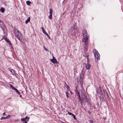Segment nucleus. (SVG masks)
Masks as SVG:
<instances>
[{
	"label": "nucleus",
	"mask_w": 123,
	"mask_h": 123,
	"mask_svg": "<svg viewBox=\"0 0 123 123\" xmlns=\"http://www.w3.org/2000/svg\"><path fill=\"white\" fill-rule=\"evenodd\" d=\"M43 48L46 51H48V49L44 47H43Z\"/></svg>",
	"instance_id": "nucleus-33"
},
{
	"label": "nucleus",
	"mask_w": 123,
	"mask_h": 123,
	"mask_svg": "<svg viewBox=\"0 0 123 123\" xmlns=\"http://www.w3.org/2000/svg\"><path fill=\"white\" fill-rule=\"evenodd\" d=\"M53 10L51 9H50V12L49 13L50 14H52L53 12Z\"/></svg>",
	"instance_id": "nucleus-21"
},
{
	"label": "nucleus",
	"mask_w": 123,
	"mask_h": 123,
	"mask_svg": "<svg viewBox=\"0 0 123 123\" xmlns=\"http://www.w3.org/2000/svg\"><path fill=\"white\" fill-rule=\"evenodd\" d=\"M14 33L16 37L20 41L22 39V36L21 33L18 30L15 29L14 30Z\"/></svg>",
	"instance_id": "nucleus-2"
},
{
	"label": "nucleus",
	"mask_w": 123,
	"mask_h": 123,
	"mask_svg": "<svg viewBox=\"0 0 123 123\" xmlns=\"http://www.w3.org/2000/svg\"><path fill=\"white\" fill-rule=\"evenodd\" d=\"M2 115L3 116L6 115V114L5 112H4V113H3Z\"/></svg>",
	"instance_id": "nucleus-34"
},
{
	"label": "nucleus",
	"mask_w": 123,
	"mask_h": 123,
	"mask_svg": "<svg viewBox=\"0 0 123 123\" xmlns=\"http://www.w3.org/2000/svg\"><path fill=\"white\" fill-rule=\"evenodd\" d=\"M90 123H93V121L92 120H90Z\"/></svg>",
	"instance_id": "nucleus-32"
},
{
	"label": "nucleus",
	"mask_w": 123,
	"mask_h": 123,
	"mask_svg": "<svg viewBox=\"0 0 123 123\" xmlns=\"http://www.w3.org/2000/svg\"><path fill=\"white\" fill-rule=\"evenodd\" d=\"M93 52L94 54L95 59H97L96 60H99L100 58V55L98 51L95 49L93 50Z\"/></svg>",
	"instance_id": "nucleus-6"
},
{
	"label": "nucleus",
	"mask_w": 123,
	"mask_h": 123,
	"mask_svg": "<svg viewBox=\"0 0 123 123\" xmlns=\"http://www.w3.org/2000/svg\"><path fill=\"white\" fill-rule=\"evenodd\" d=\"M30 18L29 17L27 19L25 20V23L26 24H27L30 20Z\"/></svg>",
	"instance_id": "nucleus-16"
},
{
	"label": "nucleus",
	"mask_w": 123,
	"mask_h": 123,
	"mask_svg": "<svg viewBox=\"0 0 123 123\" xmlns=\"http://www.w3.org/2000/svg\"><path fill=\"white\" fill-rule=\"evenodd\" d=\"M21 120L22 121H25V118H23L22 119H21Z\"/></svg>",
	"instance_id": "nucleus-30"
},
{
	"label": "nucleus",
	"mask_w": 123,
	"mask_h": 123,
	"mask_svg": "<svg viewBox=\"0 0 123 123\" xmlns=\"http://www.w3.org/2000/svg\"><path fill=\"white\" fill-rule=\"evenodd\" d=\"M65 84L67 86V84H66V83H65Z\"/></svg>",
	"instance_id": "nucleus-42"
},
{
	"label": "nucleus",
	"mask_w": 123,
	"mask_h": 123,
	"mask_svg": "<svg viewBox=\"0 0 123 123\" xmlns=\"http://www.w3.org/2000/svg\"><path fill=\"white\" fill-rule=\"evenodd\" d=\"M83 71H82L81 73H80V76H79V79L77 80V82H80V84L81 85V87H82L83 86Z\"/></svg>",
	"instance_id": "nucleus-5"
},
{
	"label": "nucleus",
	"mask_w": 123,
	"mask_h": 123,
	"mask_svg": "<svg viewBox=\"0 0 123 123\" xmlns=\"http://www.w3.org/2000/svg\"><path fill=\"white\" fill-rule=\"evenodd\" d=\"M10 71L12 73V74L14 75H15L16 74V73L15 72V71L14 70L12 69L10 70Z\"/></svg>",
	"instance_id": "nucleus-15"
},
{
	"label": "nucleus",
	"mask_w": 123,
	"mask_h": 123,
	"mask_svg": "<svg viewBox=\"0 0 123 123\" xmlns=\"http://www.w3.org/2000/svg\"><path fill=\"white\" fill-rule=\"evenodd\" d=\"M65 12H64L63 13H62V16L64 15L65 13Z\"/></svg>",
	"instance_id": "nucleus-35"
},
{
	"label": "nucleus",
	"mask_w": 123,
	"mask_h": 123,
	"mask_svg": "<svg viewBox=\"0 0 123 123\" xmlns=\"http://www.w3.org/2000/svg\"><path fill=\"white\" fill-rule=\"evenodd\" d=\"M66 96H67V98H68L69 97V96H68V95L67 94V95H66Z\"/></svg>",
	"instance_id": "nucleus-40"
},
{
	"label": "nucleus",
	"mask_w": 123,
	"mask_h": 123,
	"mask_svg": "<svg viewBox=\"0 0 123 123\" xmlns=\"http://www.w3.org/2000/svg\"><path fill=\"white\" fill-rule=\"evenodd\" d=\"M27 4L28 5H30V4L31 3V2L29 1H27L26 2Z\"/></svg>",
	"instance_id": "nucleus-20"
},
{
	"label": "nucleus",
	"mask_w": 123,
	"mask_h": 123,
	"mask_svg": "<svg viewBox=\"0 0 123 123\" xmlns=\"http://www.w3.org/2000/svg\"><path fill=\"white\" fill-rule=\"evenodd\" d=\"M100 99L102 100H103L104 99V97L103 95H98Z\"/></svg>",
	"instance_id": "nucleus-13"
},
{
	"label": "nucleus",
	"mask_w": 123,
	"mask_h": 123,
	"mask_svg": "<svg viewBox=\"0 0 123 123\" xmlns=\"http://www.w3.org/2000/svg\"><path fill=\"white\" fill-rule=\"evenodd\" d=\"M5 40L7 42L9 43V44L10 45H12L11 42L7 38H5Z\"/></svg>",
	"instance_id": "nucleus-14"
},
{
	"label": "nucleus",
	"mask_w": 123,
	"mask_h": 123,
	"mask_svg": "<svg viewBox=\"0 0 123 123\" xmlns=\"http://www.w3.org/2000/svg\"><path fill=\"white\" fill-rule=\"evenodd\" d=\"M77 29H76L75 25H74L73 27H71L70 29L68 32V34L69 35H74L76 31H77Z\"/></svg>",
	"instance_id": "nucleus-4"
},
{
	"label": "nucleus",
	"mask_w": 123,
	"mask_h": 123,
	"mask_svg": "<svg viewBox=\"0 0 123 123\" xmlns=\"http://www.w3.org/2000/svg\"><path fill=\"white\" fill-rule=\"evenodd\" d=\"M20 95V97L21 98L22 97V95L20 94V95Z\"/></svg>",
	"instance_id": "nucleus-37"
},
{
	"label": "nucleus",
	"mask_w": 123,
	"mask_h": 123,
	"mask_svg": "<svg viewBox=\"0 0 123 123\" xmlns=\"http://www.w3.org/2000/svg\"><path fill=\"white\" fill-rule=\"evenodd\" d=\"M11 116L10 115H8V116H7L6 117V119H7L8 118H10V117Z\"/></svg>",
	"instance_id": "nucleus-28"
},
{
	"label": "nucleus",
	"mask_w": 123,
	"mask_h": 123,
	"mask_svg": "<svg viewBox=\"0 0 123 123\" xmlns=\"http://www.w3.org/2000/svg\"><path fill=\"white\" fill-rule=\"evenodd\" d=\"M17 89L16 88H14V89L13 90H14L15 91H16Z\"/></svg>",
	"instance_id": "nucleus-36"
},
{
	"label": "nucleus",
	"mask_w": 123,
	"mask_h": 123,
	"mask_svg": "<svg viewBox=\"0 0 123 123\" xmlns=\"http://www.w3.org/2000/svg\"><path fill=\"white\" fill-rule=\"evenodd\" d=\"M84 40L85 44H84V52H86V51L87 50V49L86 48V47H87L86 43H87V41H86V42H85V40Z\"/></svg>",
	"instance_id": "nucleus-9"
},
{
	"label": "nucleus",
	"mask_w": 123,
	"mask_h": 123,
	"mask_svg": "<svg viewBox=\"0 0 123 123\" xmlns=\"http://www.w3.org/2000/svg\"><path fill=\"white\" fill-rule=\"evenodd\" d=\"M67 88L68 90H69V89L70 88L69 86L68 85H67Z\"/></svg>",
	"instance_id": "nucleus-31"
},
{
	"label": "nucleus",
	"mask_w": 123,
	"mask_h": 123,
	"mask_svg": "<svg viewBox=\"0 0 123 123\" xmlns=\"http://www.w3.org/2000/svg\"><path fill=\"white\" fill-rule=\"evenodd\" d=\"M6 37V36H4V37H3V38H4L5 39V38H6L5 37Z\"/></svg>",
	"instance_id": "nucleus-41"
},
{
	"label": "nucleus",
	"mask_w": 123,
	"mask_h": 123,
	"mask_svg": "<svg viewBox=\"0 0 123 123\" xmlns=\"http://www.w3.org/2000/svg\"><path fill=\"white\" fill-rule=\"evenodd\" d=\"M7 119L6 118V117H1V118H0V120H5Z\"/></svg>",
	"instance_id": "nucleus-19"
},
{
	"label": "nucleus",
	"mask_w": 123,
	"mask_h": 123,
	"mask_svg": "<svg viewBox=\"0 0 123 123\" xmlns=\"http://www.w3.org/2000/svg\"><path fill=\"white\" fill-rule=\"evenodd\" d=\"M42 29L43 33L45 34L48 37H50L49 36L48 33L46 32L43 28L42 27Z\"/></svg>",
	"instance_id": "nucleus-12"
},
{
	"label": "nucleus",
	"mask_w": 123,
	"mask_h": 123,
	"mask_svg": "<svg viewBox=\"0 0 123 123\" xmlns=\"http://www.w3.org/2000/svg\"><path fill=\"white\" fill-rule=\"evenodd\" d=\"M72 92L71 91H70V93H72Z\"/></svg>",
	"instance_id": "nucleus-43"
},
{
	"label": "nucleus",
	"mask_w": 123,
	"mask_h": 123,
	"mask_svg": "<svg viewBox=\"0 0 123 123\" xmlns=\"http://www.w3.org/2000/svg\"><path fill=\"white\" fill-rule=\"evenodd\" d=\"M0 12H4L5 11V9L4 8L1 7L0 9Z\"/></svg>",
	"instance_id": "nucleus-17"
},
{
	"label": "nucleus",
	"mask_w": 123,
	"mask_h": 123,
	"mask_svg": "<svg viewBox=\"0 0 123 123\" xmlns=\"http://www.w3.org/2000/svg\"><path fill=\"white\" fill-rule=\"evenodd\" d=\"M23 123H27V121H25V122H24Z\"/></svg>",
	"instance_id": "nucleus-38"
},
{
	"label": "nucleus",
	"mask_w": 123,
	"mask_h": 123,
	"mask_svg": "<svg viewBox=\"0 0 123 123\" xmlns=\"http://www.w3.org/2000/svg\"><path fill=\"white\" fill-rule=\"evenodd\" d=\"M22 93H23V92H22Z\"/></svg>",
	"instance_id": "nucleus-45"
},
{
	"label": "nucleus",
	"mask_w": 123,
	"mask_h": 123,
	"mask_svg": "<svg viewBox=\"0 0 123 123\" xmlns=\"http://www.w3.org/2000/svg\"><path fill=\"white\" fill-rule=\"evenodd\" d=\"M75 92L76 93V95L78 96V98H80V95L79 91L78 88L77 86L75 87Z\"/></svg>",
	"instance_id": "nucleus-8"
},
{
	"label": "nucleus",
	"mask_w": 123,
	"mask_h": 123,
	"mask_svg": "<svg viewBox=\"0 0 123 123\" xmlns=\"http://www.w3.org/2000/svg\"><path fill=\"white\" fill-rule=\"evenodd\" d=\"M83 36V40H85V42H86L88 41V37L87 31L86 29L83 30L82 31Z\"/></svg>",
	"instance_id": "nucleus-3"
},
{
	"label": "nucleus",
	"mask_w": 123,
	"mask_h": 123,
	"mask_svg": "<svg viewBox=\"0 0 123 123\" xmlns=\"http://www.w3.org/2000/svg\"><path fill=\"white\" fill-rule=\"evenodd\" d=\"M66 93L67 95V94L68 95V92H66Z\"/></svg>",
	"instance_id": "nucleus-39"
},
{
	"label": "nucleus",
	"mask_w": 123,
	"mask_h": 123,
	"mask_svg": "<svg viewBox=\"0 0 123 123\" xmlns=\"http://www.w3.org/2000/svg\"><path fill=\"white\" fill-rule=\"evenodd\" d=\"M53 59L50 60L53 63H57V61L55 58L54 57H53Z\"/></svg>",
	"instance_id": "nucleus-10"
},
{
	"label": "nucleus",
	"mask_w": 123,
	"mask_h": 123,
	"mask_svg": "<svg viewBox=\"0 0 123 123\" xmlns=\"http://www.w3.org/2000/svg\"><path fill=\"white\" fill-rule=\"evenodd\" d=\"M104 92L105 94L107 96V97H109V96L107 92L105 90H105H104Z\"/></svg>",
	"instance_id": "nucleus-22"
},
{
	"label": "nucleus",
	"mask_w": 123,
	"mask_h": 123,
	"mask_svg": "<svg viewBox=\"0 0 123 123\" xmlns=\"http://www.w3.org/2000/svg\"><path fill=\"white\" fill-rule=\"evenodd\" d=\"M25 118V120L26 119H27V121H28V120L30 118H29V117H27V116Z\"/></svg>",
	"instance_id": "nucleus-26"
},
{
	"label": "nucleus",
	"mask_w": 123,
	"mask_h": 123,
	"mask_svg": "<svg viewBox=\"0 0 123 123\" xmlns=\"http://www.w3.org/2000/svg\"><path fill=\"white\" fill-rule=\"evenodd\" d=\"M16 92L18 95H20V93L17 90L16 91Z\"/></svg>",
	"instance_id": "nucleus-25"
},
{
	"label": "nucleus",
	"mask_w": 123,
	"mask_h": 123,
	"mask_svg": "<svg viewBox=\"0 0 123 123\" xmlns=\"http://www.w3.org/2000/svg\"><path fill=\"white\" fill-rule=\"evenodd\" d=\"M10 88L12 89V90H13L14 89V88H15L13 86H12V85H10Z\"/></svg>",
	"instance_id": "nucleus-23"
},
{
	"label": "nucleus",
	"mask_w": 123,
	"mask_h": 123,
	"mask_svg": "<svg viewBox=\"0 0 123 123\" xmlns=\"http://www.w3.org/2000/svg\"><path fill=\"white\" fill-rule=\"evenodd\" d=\"M68 113L70 115H72H72L73 114L72 113H71V112H69L68 111Z\"/></svg>",
	"instance_id": "nucleus-27"
},
{
	"label": "nucleus",
	"mask_w": 123,
	"mask_h": 123,
	"mask_svg": "<svg viewBox=\"0 0 123 123\" xmlns=\"http://www.w3.org/2000/svg\"><path fill=\"white\" fill-rule=\"evenodd\" d=\"M98 95H103L101 89L100 88L98 89Z\"/></svg>",
	"instance_id": "nucleus-11"
},
{
	"label": "nucleus",
	"mask_w": 123,
	"mask_h": 123,
	"mask_svg": "<svg viewBox=\"0 0 123 123\" xmlns=\"http://www.w3.org/2000/svg\"><path fill=\"white\" fill-rule=\"evenodd\" d=\"M72 116L74 118V119H75V120L76 119V118L75 115L74 114H73L72 115Z\"/></svg>",
	"instance_id": "nucleus-29"
},
{
	"label": "nucleus",
	"mask_w": 123,
	"mask_h": 123,
	"mask_svg": "<svg viewBox=\"0 0 123 123\" xmlns=\"http://www.w3.org/2000/svg\"><path fill=\"white\" fill-rule=\"evenodd\" d=\"M79 101L82 104L85 102H88V99L85 94L83 93L81 95V98L80 96V98H79Z\"/></svg>",
	"instance_id": "nucleus-1"
},
{
	"label": "nucleus",
	"mask_w": 123,
	"mask_h": 123,
	"mask_svg": "<svg viewBox=\"0 0 123 123\" xmlns=\"http://www.w3.org/2000/svg\"><path fill=\"white\" fill-rule=\"evenodd\" d=\"M104 118V119H106V118Z\"/></svg>",
	"instance_id": "nucleus-44"
},
{
	"label": "nucleus",
	"mask_w": 123,
	"mask_h": 123,
	"mask_svg": "<svg viewBox=\"0 0 123 123\" xmlns=\"http://www.w3.org/2000/svg\"><path fill=\"white\" fill-rule=\"evenodd\" d=\"M89 55H86L85 56L86 57H87V62H89Z\"/></svg>",
	"instance_id": "nucleus-18"
},
{
	"label": "nucleus",
	"mask_w": 123,
	"mask_h": 123,
	"mask_svg": "<svg viewBox=\"0 0 123 123\" xmlns=\"http://www.w3.org/2000/svg\"><path fill=\"white\" fill-rule=\"evenodd\" d=\"M89 62H87V63L86 64L85 63V66L86 69L87 70H89V69L91 67V66L90 64L89 63Z\"/></svg>",
	"instance_id": "nucleus-7"
},
{
	"label": "nucleus",
	"mask_w": 123,
	"mask_h": 123,
	"mask_svg": "<svg viewBox=\"0 0 123 123\" xmlns=\"http://www.w3.org/2000/svg\"><path fill=\"white\" fill-rule=\"evenodd\" d=\"M49 19H51L52 18V14H50L49 16Z\"/></svg>",
	"instance_id": "nucleus-24"
}]
</instances>
